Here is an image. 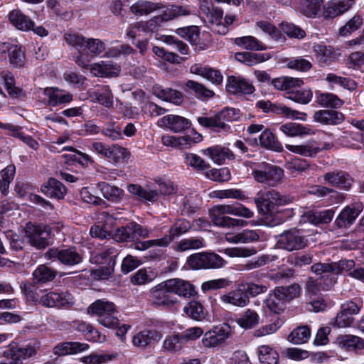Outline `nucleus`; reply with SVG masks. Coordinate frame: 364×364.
Returning a JSON list of instances; mask_svg holds the SVG:
<instances>
[{"label":"nucleus","mask_w":364,"mask_h":364,"mask_svg":"<svg viewBox=\"0 0 364 364\" xmlns=\"http://www.w3.org/2000/svg\"><path fill=\"white\" fill-rule=\"evenodd\" d=\"M333 215L334 211L331 209L323 211L309 210L302 215L301 218L305 223L318 225L330 223L332 220Z\"/></svg>","instance_id":"nucleus-22"},{"label":"nucleus","mask_w":364,"mask_h":364,"mask_svg":"<svg viewBox=\"0 0 364 364\" xmlns=\"http://www.w3.org/2000/svg\"><path fill=\"white\" fill-rule=\"evenodd\" d=\"M45 256L48 259L58 260L66 266H75L83 260L82 253L75 247L64 249L50 248L46 252Z\"/></svg>","instance_id":"nucleus-7"},{"label":"nucleus","mask_w":364,"mask_h":364,"mask_svg":"<svg viewBox=\"0 0 364 364\" xmlns=\"http://www.w3.org/2000/svg\"><path fill=\"white\" fill-rule=\"evenodd\" d=\"M311 336L310 328L307 326H299L288 336V341L295 345L305 343Z\"/></svg>","instance_id":"nucleus-46"},{"label":"nucleus","mask_w":364,"mask_h":364,"mask_svg":"<svg viewBox=\"0 0 364 364\" xmlns=\"http://www.w3.org/2000/svg\"><path fill=\"white\" fill-rule=\"evenodd\" d=\"M279 130L290 137L301 136L312 134L310 128L304 127L302 124L293 122L282 124L280 126Z\"/></svg>","instance_id":"nucleus-40"},{"label":"nucleus","mask_w":364,"mask_h":364,"mask_svg":"<svg viewBox=\"0 0 364 364\" xmlns=\"http://www.w3.org/2000/svg\"><path fill=\"white\" fill-rule=\"evenodd\" d=\"M226 90L233 95H250L254 92L255 87L248 80L241 76L231 75L228 77Z\"/></svg>","instance_id":"nucleus-16"},{"label":"nucleus","mask_w":364,"mask_h":364,"mask_svg":"<svg viewBox=\"0 0 364 364\" xmlns=\"http://www.w3.org/2000/svg\"><path fill=\"white\" fill-rule=\"evenodd\" d=\"M199 14L204 23L208 25L213 31L220 35H225L228 33V26L224 25L222 21L223 16V11L222 9L203 6Z\"/></svg>","instance_id":"nucleus-9"},{"label":"nucleus","mask_w":364,"mask_h":364,"mask_svg":"<svg viewBox=\"0 0 364 364\" xmlns=\"http://www.w3.org/2000/svg\"><path fill=\"white\" fill-rule=\"evenodd\" d=\"M259 144L262 147L274 151L281 152L283 151L282 144L277 139L273 133L268 129H264L259 135V140L254 139L253 143Z\"/></svg>","instance_id":"nucleus-28"},{"label":"nucleus","mask_w":364,"mask_h":364,"mask_svg":"<svg viewBox=\"0 0 364 364\" xmlns=\"http://www.w3.org/2000/svg\"><path fill=\"white\" fill-rule=\"evenodd\" d=\"M183 311L191 318L200 321L205 318L208 315L207 311L198 301H192L184 306Z\"/></svg>","instance_id":"nucleus-41"},{"label":"nucleus","mask_w":364,"mask_h":364,"mask_svg":"<svg viewBox=\"0 0 364 364\" xmlns=\"http://www.w3.org/2000/svg\"><path fill=\"white\" fill-rule=\"evenodd\" d=\"M89 345L79 342H63L53 348V353L57 355L76 354L87 350Z\"/></svg>","instance_id":"nucleus-30"},{"label":"nucleus","mask_w":364,"mask_h":364,"mask_svg":"<svg viewBox=\"0 0 364 364\" xmlns=\"http://www.w3.org/2000/svg\"><path fill=\"white\" fill-rule=\"evenodd\" d=\"M313 49L319 63L323 65H328L336 59V53L331 46L318 43L314 46Z\"/></svg>","instance_id":"nucleus-38"},{"label":"nucleus","mask_w":364,"mask_h":364,"mask_svg":"<svg viewBox=\"0 0 364 364\" xmlns=\"http://www.w3.org/2000/svg\"><path fill=\"white\" fill-rule=\"evenodd\" d=\"M186 87L194 92L197 97L201 99H208L214 95V92L205 87L203 85L193 80H188Z\"/></svg>","instance_id":"nucleus-62"},{"label":"nucleus","mask_w":364,"mask_h":364,"mask_svg":"<svg viewBox=\"0 0 364 364\" xmlns=\"http://www.w3.org/2000/svg\"><path fill=\"white\" fill-rule=\"evenodd\" d=\"M259 360L262 364H277L279 354L268 346H262L259 348Z\"/></svg>","instance_id":"nucleus-54"},{"label":"nucleus","mask_w":364,"mask_h":364,"mask_svg":"<svg viewBox=\"0 0 364 364\" xmlns=\"http://www.w3.org/2000/svg\"><path fill=\"white\" fill-rule=\"evenodd\" d=\"M160 126H164L174 132H181L189 128L191 122L181 116L168 114L163 117L159 121Z\"/></svg>","instance_id":"nucleus-20"},{"label":"nucleus","mask_w":364,"mask_h":364,"mask_svg":"<svg viewBox=\"0 0 364 364\" xmlns=\"http://www.w3.org/2000/svg\"><path fill=\"white\" fill-rule=\"evenodd\" d=\"M203 247V240L201 237H190L181 240L176 247L178 252L188 250L199 249Z\"/></svg>","instance_id":"nucleus-64"},{"label":"nucleus","mask_w":364,"mask_h":364,"mask_svg":"<svg viewBox=\"0 0 364 364\" xmlns=\"http://www.w3.org/2000/svg\"><path fill=\"white\" fill-rule=\"evenodd\" d=\"M128 191L130 193L149 201L154 202L158 199L159 194L156 191L145 189L137 184L128 186Z\"/></svg>","instance_id":"nucleus-53"},{"label":"nucleus","mask_w":364,"mask_h":364,"mask_svg":"<svg viewBox=\"0 0 364 364\" xmlns=\"http://www.w3.org/2000/svg\"><path fill=\"white\" fill-rule=\"evenodd\" d=\"M185 342L181 333L170 335L164 341L163 347L167 351L176 352L182 349Z\"/></svg>","instance_id":"nucleus-58"},{"label":"nucleus","mask_w":364,"mask_h":364,"mask_svg":"<svg viewBox=\"0 0 364 364\" xmlns=\"http://www.w3.org/2000/svg\"><path fill=\"white\" fill-rule=\"evenodd\" d=\"M255 203L259 213L264 215V223L274 227L283 223L287 215L285 211L279 210L278 207L289 203V197L280 195L274 189L260 191L255 198Z\"/></svg>","instance_id":"nucleus-1"},{"label":"nucleus","mask_w":364,"mask_h":364,"mask_svg":"<svg viewBox=\"0 0 364 364\" xmlns=\"http://www.w3.org/2000/svg\"><path fill=\"white\" fill-rule=\"evenodd\" d=\"M316 102L323 107L333 109L340 108L343 105V101L337 95L328 92L317 93Z\"/></svg>","instance_id":"nucleus-48"},{"label":"nucleus","mask_w":364,"mask_h":364,"mask_svg":"<svg viewBox=\"0 0 364 364\" xmlns=\"http://www.w3.org/2000/svg\"><path fill=\"white\" fill-rule=\"evenodd\" d=\"M191 73L200 75L212 83L220 85L223 82V75L218 70H215L208 66H203L199 64H195L191 67Z\"/></svg>","instance_id":"nucleus-29"},{"label":"nucleus","mask_w":364,"mask_h":364,"mask_svg":"<svg viewBox=\"0 0 364 364\" xmlns=\"http://www.w3.org/2000/svg\"><path fill=\"white\" fill-rule=\"evenodd\" d=\"M309 240L301 230L291 228L283 231L277 237V246L282 250L293 252L307 247Z\"/></svg>","instance_id":"nucleus-5"},{"label":"nucleus","mask_w":364,"mask_h":364,"mask_svg":"<svg viewBox=\"0 0 364 364\" xmlns=\"http://www.w3.org/2000/svg\"><path fill=\"white\" fill-rule=\"evenodd\" d=\"M6 48L10 64L15 68L22 67L25 63V53L23 48L17 45H11Z\"/></svg>","instance_id":"nucleus-44"},{"label":"nucleus","mask_w":364,"mask_h":364,"mask_svg":"<svg viewBox=\"0 0 364 364\" xmlns=\"http://www.w3.org/2000/svg\"><path fill=\"white\" fill-rule=\"evenodd\" d=\"M185 162L198 171H206L210 168V165L203 159L195 154L186 153L184 154Z\"/></svg>","instance_id":"nucleus-63"},{"label":"nucleus","mask_w":364,"mask_h":364,"mask_svg":"<svg viewBox=\"0 0 364 364\" xmlns=\"http://www.w3.org/2000/svg\"><path fill=\"white\" fill-rule=\"evenodd\" d=\"M43 92L48 97V104L51 106L68 103L73 100L71 94L59 90L57 87H46Z\"/></svg>","instance_id":"nucleus-31"},{"label":"nucleus","mask_w":364,"mask_h":364,"mask_svg":"<svg viewBox=\"0 0 364 364\" xmlns=\"http://www.w3.org/2000/svg\"><path fill=\"white\" fill-rule=\"evenodd\" d=\"M161 333L156 330H144L133 336V345L138 348H145L161 338Z\"/></svg>","instance_id":"nucleus-26"},{"label":"nucleus","mask_w":364,"mask_h":364,"mask_svg":"<svg viewBox=\"0 0 364 364\" xmlns=\"http://www.w3.org/2000/svg\"><path fill=\"white\" fill-rule=\"evenodd\" d=\"M90 314L97 315L98 318L109 314L115 313L114 304L112 302L105 300H97L87 308Z\"/></svg>","instance_id":"nucleus-37"},{"label":"nucleus","mask_w":364,"mask_h":364,"mask_svg":"<svg viewBox=\"0 0 364 364\" xmlns=\"http://www.w3.org/2000/svg\"><path fill=\"white\" fill-rule=\"evenodd\" d=\"M256 107L261 109L265 113L272 112L288 118L306 119V114L305 113L291 109L284 105L274 104L269 100H259L256 103Z\"/></svg>","instance_id":"nucleus-13"},{"label":"nucleus","mask_w":364,"mask_h":364,"mask_svg":"<svg viewBox=\"0 0 364 364\" xmlns=\"http://www.w3.org/2000/svg\"><path fill=\"white\" fill-rule=\"evenodd\" d=\"M129 154L127 149L117 144L107 146L104 157L108 159L113 163H118L122 159L129 157Z\"/></svg>","instance_id":"nucleus-47"},{"label":"nucleus","mask_w":364,"mask_h":364,"mask_svg":"<svg viewBox=\"0 0 364 364\" xmlns=\"http://www.w3.org/2000/svg\"><path fill=\"white\" fill-rule=\"evenodd\" d=\"M354 266L355 262L353 260H341L338 262H318L313 264L311 269L318 275L328 274L329 277H335V275L343 272H351Z\"/></svg>","instance_id":"nucleus-11"},{"label":"nucleus","mask_w":364,"mask_h":364,"mask_svg":"<svg viewBox=\"0 0 364 364\" xmlns=\"http://www.w3.org/2000/svg\"><path fill=\"white\" fill-rule=\"evenodd\" d=\"M240 117V110L225 107L213 117H198L197 120L200 125L216 132H229L230 127L227 122L237 120Z\"/></svg>","instance_id":"nucleus-2"},{"label":"nucleus","mask_w":364,"mask_h":364,"mask_svg":"<svg viewBox=\"0 0 364 364\" xmlns=\"http://www.w3.org/2000/svg\"><path fill=\"white\" fill-rule=\"evenodd\" d=\"M204 153L208 155L216 164H221L226 159H233L234 154L228 149L215 146L206 149Z\"/></svg>","instance_id":"nucleus-42"},{"label":"nucleus","mask_w":364,"mask_h":364,"mask_svg":"<svg viewBox=\"0 0 364 364\" xmlns=\"http://www.w3.org/2000/svg\"><path fill=\"white\" fill-rule=\"evenodd\" d=\"M354 3V0H331L324 5L323 16L326 18H333L347 11Z\"/></svg>","instance_id":"nucleus-18"},{"label":"nucleus","mask_w":364,"mask_h":364,"mask_svg":"<svg viewBox=\"0 0 364 364\" xmlns=\"http://www.w3.org/2000/svg\"><path fill=\"white\" fill-rule=\"evenodd\" d=\"M163 284L164 282L153 288L151 291V296L154 304L169 306L173 305L176 300L171 295V292L168 291Z\"/></svg>","instance_id":"nucleus-24"},{"label":"nucleus","mask_w":364,"mask_h":364,"mask_svg":"<svg viewBox=\"0 0 364 364\" xmlns=\"http://www.w3.org/2000/svg\"><path fill=\"white\" fill-rule=\"evenodd\" d=\"M314 119L316 122L326 125H337L343 122L344 115L336 110L321 109L314 112Z\"/></svg>","instance_id":"nucleus-21"},{"label":"nucleus","mask_w":364,"mask_h":364,"mask_svg":"<svg viewBox=\"0 0 364 364\" xmlns=\"http://www.w3.org/2000/svg\"><path fill=\"white\" fill-rule=\"evenodd\" d=\"M286 148L294 154L306 157H314L321 151V149L316 146V143L314 141L300 145L286 144Z\"/></svg>","instance_id":"nucleus-36"},{"label":"nucleus","mask_w":364,"mask_h":364,"mask_svg":"<svg viewBox=\"0 0 364 364\" xmlns=\"http://www.w3.org/2000/svg\"><path fill=\"white\" fill-rule=\"evenodd\" d=\"M191 228V224L188 220L180 218L171 225L169 228L168 235H166L170 237L171 242L175 237L186 233Z\"/></svg>","instance_id":"nucleus-49"},{"label":"nucleus","mask_w":364,"mask_h":364,"mask_svg":"<svg viewBox=\"0 0 364 364\" xmlns=\"http://www.w3.org/2000/svg\"><path fill=\"white\" fill-rule=\"evenodd\" d=\"M97 186L101 191L103 196L111 201L117 200L122 193V190L116 186H112L105 182L99 183Z\"/></svg>","instance_id":"nucleus-60"},{"label":"nucleus","mask_w":364,"mask_h":364,"mask_svg":"<svg viewBox=\"0 0 364 364\" xmlns=\"http://www.w3.org/2000/svg\"><path fill=\"white\" fill-rule=\"evenodd\" d=\"M191 136H163L161 142L164 146H172L178 149H186L191 146Z\"/></svg>","instance_id":"nucleus-51"},{"label":"nucleus","mask_w":364,"mask_h":364,"mask_svg":"<svg viewBox=\"0 0 364 364\" xmlns=\"http://www.w3.org/2000/svg\"><path fill=\"white\" fill-rule=\"evenodd\" d=\"M91 97H94L97 102L109 108L113 106V95L109 86L102 85L98 87L91 94Z\"/></svg>","instance_id":"nucleus-39"},{"label":"nucleus","mask_w":364,"mask_h":364,"mask_svg":"<svg viewBox=\"0 0 364 364\" xmlns=\"http://www.w3.org/2000/svg\"><path fill=\"white\" fill-rule=\"evenodd\" d=\"M302 84V80L291 77H280L272 80V85L279 90H287L294 86H301Z\"/></svg>","instance_id":"nucleus-55"},{"label":"nucleus","mask_w":364,"mask_h":364,"mask_svg":"<svg viewBox=\"0 0 364 364\" xmlns=\"http://www.w3.org/2000/svg\"><path fill=\"white\" fill-rule=\"evenodd\" d=\"M252 175L258 183L275 186L282 182L284 171L278 166L263 163L260 169L253 171Z\"/></svg>","instance_id":"nucleus-8"},{"label":"nucleus","mask_w":364,"mask_h":364,"mask_svg":"<svg viewBox=\"0 0 364 364\" xmlns=\"http://www.w3.org/2000/svg\"><path fill=\"white\" fill-rule=\"evenodd\" d=\"M362 210L363 207L360 204L346 206L336 218L335 224L339 228H347L355 222Z\"/></svg>","instance_id":"nucleus-17"},{"label":"nucleus","mask_w":364,"mask_h":364,"mask_svg":"<svg viewBox=\"0 0 364 364\" xmlns=\"http://www.w3.org/2000/svg\"><path fill=\"white\" fill-rule=\"evenodd\" d=\"M40 303L48 308H67L73 304V297L67 291H49L41 297Z\"/></svg>","instance_id":"nucleus-12"},{"label":"nucleus","mask_w":364,"mask_h":364,"mask_svg":"<svg viewBox=\"0 0 364 364\" xmlns=\"http://www.w3.org/2000/svg\"><path fill=\"white\" fill-rule=\"evenodd\" d=\"M163 286L171 293L183 297H191L195 293L191 284L180 279H168L164 282Z\"/></svg>","instance_id":"nucleus-19"},{"label":"nucleus","mask_w":364,"mask_h":364,"mask_svg":"<svg viewBox=\"0 0 364 364\" xmlns=\"http://www.w3.org/2000/svg\"><path fill=\"white\" fill-rule=\"evenodd\" d=\"M339 345L346 350H361L364 348V342L358 336L353 335H343L338 338Z\"/></svg>","instance_id":"nucleus-45"},{"label":"nucleus","mask_w":364,"mask_h":364,"mask_svg":"<svg viewBox=\"0 0 364 364\" xmlns=\"http://www.w3.org/2000/svg\"><path fill=\"white\" fill-rule=\"evenodd\" d=\"M41 192L48 197L63 199L67 193V188L59 181L50 178L41 188Z\"/></svg>","instance_id":"nucleus-23"},{"label":"nucleus","mask_w":364,"mask_h":364,"mask_svg":"<svg viewBox=\"0 0 364 364\" xmlns=\"http://www.w3.org/2000/svg\"><path fill=\"white\" fill-rule=\"evenodd\" d=\"M274 290L275 294L286 301L297 297L300 294L301 287L298 284H293L288 287H277Z\"/></svg>","instance_id":"nucleus-52"},{"label":"nucleus","mask_w":364,"mask_h":364,"mask_svg":"<svg viewBox=\"0 0 364 364\" xmlns=\"http://www.w3.org/2000/svg\"><path fill=\"white\" fill-rule=\"evenodd\" d=\"M231 328L228 324L224 323L220 327L204 333L202 339L203 346L206 348H214L222 345L230 335Z\"/></svg>","instance_id":"nucleus-15"},{"label":"nucleus","mask_w":364,"mask_h":364,"mask_svg":"<svg viewBox=\"0 0 364 364\" xmlns=\"http://www.w3.org/2000/svg\"><path fill=\"white\" fill-rule=\"evenodd\" d=\"M324 182L333 187L348 191L350 189L353 179L351 176L343 170H333L323 175Z\"/></svg>","instance_id":"nucleus-14"},{"label":"nucleus","mask_w":364,"mask_h":364,"mask_svg":"<svg viewBox=\"0 0 364 364\" xmlns=\"http://www.w3.org/2000/svg\"><path fill=\"white\" fill-rule=\"evenodd\" d=\"M36 353V347L31 344L12 347L4 351V360L0 362V364H23V361L24 360L32 357Z\"/></svg>","instance_id":"nucleus-10"},{"label":"nucleus","mask_w":364,"mask_h":364,"mask_svg":"<svg viewBox=\"0 0 364 364\" xmlns=\"http://www.w3.org/2000/svg\"><path fill=\"white\" fill-rule=\"evenodd\" d=\"M321 0H300V10L308 17H314L321 9Z\"/></svg>","instance_id":"nucleus-59"},{"label":"nucleus","mask_w":364,"mask_h":364,"mask_svg":"<svg viewBox=\"0 0 364 364\" xmlns=\"http://www.w3.org/2000/svg\"><path fill=\"white\" fill-rule=\"evenodd\" d=\"M234 43L238 46H242L246 50H264L267 49L266 46L262 42L252 36L236 38Z\"/></svg>","instance_id":"nucleus-43"},{"label":"nucleus","mask_w":364,"mask_h":364,"mask_svg":"<svg viewBox=\"0 0 364 364\" xmlns=\"http://www.w3.org/2000/svg\"><path fill=\"white\" fill-rule=\"evenodd\" d=\"M34 283L45 284L53 281L57 276V271L46 264H41L33 271Z\"/></svg>","instance_id":"nucleus-35"},{"label":"nucleus","mask_w":364,"mask_h":364,"mask_svg":"<svg viewBox=\"0 0 364 364\" xmlns=\"http://www.w3.org/2000/svg\"><path fill=\"white\" fill-rule=\"evenodd\" d=\"M52 236V228L48 225L29 222L25 226V237L28 242L37 250L48 247L51 244Z\"/></svg>","instance_id":"nucleus-4"},{"label":"nucleus","mask_w":364,"mask_h":364,"mask_svg":"<svg viewBox=\"0 0 364 364\" xmlns=\"http://www.w3.org/2000/svg\"><path fill=\"white\" fill-rule=\"evenodd\" d=\"M164 8V4L161 2L139 0L131 6L130 10L134 15L145 16Z\"/></svg>","instance_id":"nucleus-32"},{"label":"nucleus","mask_w":364,"mask_h":364,"mask_svg":"<svg viewBox=\"0 0 364 364\" xmlns=\"http://www.w3.org/2000/svg\"><path fill=\"white\" fill-rule=\"evenodd\" d=\"M265 305L270 311L277 314H280L285 309V301L280 296L275 294V290L265 300Z\"/></svg>","instance_id":"nucleus-61"},{"label":"nucleus","mask_w":364,"mask_h":364,"mask_svg":"<svg viewBox=\"0 0 364 364\" xmlns=\"http://www.w3.org/2000/svg\"><path fill=\"white\" fill-rule=\"evenodd\" d=\"M187 263L193 269H207L221 268L226 262L216 253L202 252L189 256Z\"/></svg>","instance_id":"nucleus-6"},{"label":"nucleus","mask_w":364,"mask_h":364,"mask_svg":"<svg viewBox=\"0 0 364 364\" xmlns=\"http://www.w3.org/2000/svg\"><path fill=\"white\" fill-rule=\"evenodd\" d=\"M90 70L95 75L100 77H112L118 72V68L110 63L101 62L91 65Z\"/></svg>","instance_id":"nucleus-50"},{"label":"nucleus","mask_w":364,"mask_h":364,"mask_svg":"<svg viewBox=\"0 0 364 364\" xmlns=\"http://www.w3.org/2000/svg\"><path fill=\"white\" fill-rule=\"evenodd\" d=\"M220 299L225 304H232L238 307H244L249 304L248 297L242 287L221 296Z\"/></svg>","instance_id":"nucleus-33"},{"label":"nucleus","mask_w":364,"mask_h":364,"mask_svg":"<svg viewBox=\"0 0 364 364\" xmlns=\"http://www.w3.org/2000/svg\"><path fill=\"white\" fill-rule=\"evenodd\" d=\"M156 95L159 98L176 105H181L183 102V95L171 88L160 89Z\"/></svg>","instance_id":"nucleus-57"},{"label":"nucleus","mask_w":364,"mask_h":364,"mask_svg":"<svg viewBox=\"0 0 364 364\" xmlns=\"http://www.w3.org/2000/svg\"><path fill=\"white\" fill-rule=\"evenodd\" d=\"M9 19L12 25L21 31H31L34 26V22L20 10L14 9L11 11L9 14Z\"/></svg>","instance_id":"nucleus-34"},{"label":"nucleus","mask_w":364,"mask_h":364,"mask_svg":"<svg viewBox=\"0 0 364 364\" xmlns=\"http://www.w3.org/2000/svg\"><path fill=\"white\" fill-rule=\"evenodd\" d=\"M225 214L233 215L245 218H251L254 213L249 208L245 207L240 203L232 205H218L214 206L210 210L211 220L215 225L221 228H225L228 224L226 219H232V218L225 216Z\"/></svg>","instance_id":"nucleus-3"},{"label":"nucleus","mask_w":364,"mask_h":364,"mask_svg":"<svg viewBox=\"0 0 364 364\" xmlns=\"http://www.w3.org/2000/svg\"><path fill=\"white\" fill-rule=\"evenodd\" d=\"M235 59L247 65L252 66L257 63L266 60L264 54L250 52H240L235 55Z\"/></svg>","instance_id":"nucleus-56"},{"label":"nucleus","mask_w":364,"mask_h":364,"mask_svg":"<svg viewBox=\"0 0 364 364\" xmlns=\"http://www.w3.org/2000/svg\"><path fill=\"white\" fill-rule=\"evenodd\" d=\"M161 10H162L161 14L155 16L161 25L179 16H186L191 14L188 7L178 5H170L168 6L164 5V8Z\"/></svg>","instance_id":"nucleus-25"},{"label":"nucleus","mask_w":364,"mask_h":364,"mask_svg":"<svg viewBox=\"0 0 364 364\" xmlns=\"http://www.w3.org/2000/svg\"><path fill=\"white\" fill-rule=\"evenodd\" d=\"M322 277L319 279V281L309 279L306 285V291L309 294L317 295L321 290V286L322 289H328L331 288L336 282V277H329L328 274H322Z\"/></svg>","instance_id":"nucleus-27"}]
</instances>
